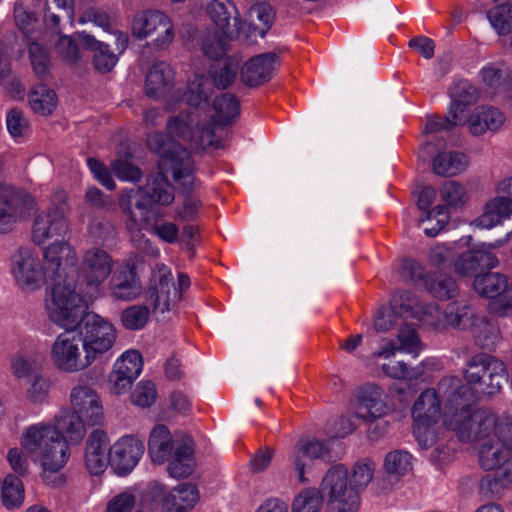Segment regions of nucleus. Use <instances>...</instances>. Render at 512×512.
I'll use <instances>...</instances> for the list:
<instances>
[{
	"instance_id": "1",
	"label": "nucleus",
	"mask_w": 512,
	"mask_h": 512,
	"mask_svg": "<svg viewBox=\"0 0 512 512\" xmlns=\"http://www.w3.org/2000/svg\"><path fill=\"white\" fill-rule=\"evenodd\" d=\"M147 145L160 156L159 172L151 177L146 189H131L122 196L120 206L128 218L129 230L152 220L156 214L153 203L168 205L174 200L173 188L167 179L169 173L183 193H190L195 183V165L188 152L160 132L149 135Z\"/></svg>"
},
{
	"instance_id": "2",
	"label": "nucleus",
	"mask_w": 512,
	"mask_h": 512,
	"mask_svg": "<svg viewBox=\"0 0 512 512\" xmlns=\"http://www.w3.org/2000/svg\"><path fill=\"white\" fill-rule=\"evenodd\" d=\"M49 319L59 327L74 330L83 337L84 354L91 363L101 359L115 344L117 332L114 325L94 312H86V305L79 293L69 285H56L46 301Z\"/></svg>"
},
{
	"instance_id": "3",
	"label": "nucleus",
	"mask_w": 512,
	"mask_h": 512,
	"mask_svg": "<svg viewBox=\"0 0 512 512\" xmlns=\"http://www.w3.org/2000/svg\"><path fill=\"white\" fill-rule=\"evenodd\" d=\"M85 419L72 410H63L55 418V425L37 423L29 426L21 437V446L31 460L42 469L43 479L59 472L70 457L68 442L80 443L85 434Z\"/></svg>"
},
{
	"instance_id": "4",
	"label": "nucleus",
	"mask_w": 512,
	"mask_h": 512,
	"mask_svg": "<svg viewBox=\"0 0 512 512\" xmlns=\"http://www.w3.org/2000/svg\"><path fill=\"white\" fill-rule=\"evenodd\" d=\"M210 90L211 81L204 75H195L193 79L189 80L187 91L183 97L181 99L175 98L177 101L188 105L189 108L182 110L177 115L170 116L166 122L167 134L161 133L186 152V148L176 142V139L196 150L218 147L214 140V125L207 123L200 126L199 114L197 113L201 104H207Z\"/></svg>"
},
{
	"instance_id": "5",
	"label": "nucleus",
	"mask_w": 512,
	"mask_h": 512,
	"mask_svg": "<svg viewBox=\"0 0 512 512\" xmlns=\"http://www.w3.org/2000/svg\"><path fill=\"white\" fill-rule=\"evenodd\" d=\"M506 365L487 353L472 356L467 362L464 378L470 387L462 384L456 376L443 377L438 383L440 392L447 394L451 402L466 397L472 388L478 397H492L498 394L508 381Z\"/></svg>"
},
{
	"instance_id": "6",
	"label": "nucleus",
	"mask_w": 512,
	"mask_h": 512,
	"mask_svg": "<svg viewBox=\"0 0 512 512\" xmlns=\"http://www.w3.org/2000/svg\"><path fill=\"white\" fill-rule=\"evenodd\" d=\"M193 441L186 437L182 442L175 441L169 429L156 425L150 432L148 454L155 464L169 461L167 472L176 479L186 478L192 474L195 467L193 457Z\"/></svg>"
},
{
	"instance_id": "7",
	"label": "nucleus",
	"mask_w": 512,
	"mask_h": 512,
	"mask_svg": "<svg viewBox=\"0 0 512 512\" xmlns=\"http://www.w3.org/2000/svg\"><path fill=\"white\" fill-rule=\"evenodd\" d=\"M449 426L456 432L462 442L480 441L481 443L499 439H512V425L499 420L494 413L487 409L468 411L462 409L457 413Z\"/></svg>"
},
{
	"instance_id": "8",
	"label": "nucleus",
	"mask_w": 512,
	"mask_h": 512,
	"mask_svg": "<svg viewBox=\"0 0 512 512\" xmlns=\"http://www.w3.org/2000/svg\"><path fill=\"white\" fill-rule=\"evenodd\" d=\"M320 492L326 502V512H357L360 496L349 481L347 468L334 465L324 475Z\"/></svg>"
},
{
	"instance_id": "9",
	"label": "nucleus",
	"mask_w": 512,
	"mask_h": 512,
	"mask_svg": "<svg viewBox=\"0 0 512 512\" xmlns=\"http://www.w3.org/2000/svg\"><path fill=\"white\" fill-rule=\"evenodd\" d=\"M67 195L63 190L53 194L49 208L36 216L33 222L32 239L42 245L53 237H63L68 231Z\"/></svg>"
},
{
	"instance_id": "10",
	"label": "nucleus",
	"mask_w": 512,
	"mask_h": 512,
	"mask_svg": "<svg viewBox=\"0 0 512 512\" xmlns=\"http://www.w3.org/2000/svg\"><path fill=\"white\" fill-rule=\"evenodd\" d=\"M83 337L70 330L60 333L50 348V359L54 366L65 373H77L92 365L84 354Z\"/></svg>"
},
{
	"instance_id": "11",
	"label": "nucleus",
	"mask_w": 512,
	"mask_h": 512,
	"mask_svg": "<svg viewBox=\"0 0 512 512\" xmlns=\"http://www.w3.org/2000/svg\"><path fill=\"white\" fill-rule=\"evenodd\" d=\"M11 273L17 286L26 292L40 289L49 280L38 254L26 247L12 255Z\"/></svg>"
},
{
	"instance_id": "12",
	"label": "nucleus",
	"mask_w": 512,
	"mask_h": 512,
	"mask_svg": "<svg viewBox=\"0 0 512 512\" xmlns=\"http://www.w3.org/2000/svg\"><path fill=\"white\" fill-rule=\"evenodd\" d=\"M474 290L481 296L491 298L489 309L498 316L512 314V282L498 272L476 275L473 280Z\"/></svg>"
},
{
	"instance_id": "13",
	"label": "nucleus",
	"mask_w": 512,
	"mask_h": 512,
	"mask_svg": "<svg viewBox=\"0 0 512 512\" xmlns=\"http://www.w3.org/2000/svg\"><path fill=\"white\" fill-rule=\"evenodd\" d=\"M132 33L138 39L152 37L150 45L157 49L169 46L175 35L171 19L158 10H147L135 15Z\"/></svg>"
},
{
	"instance_id": "14",
	"label": "nucleus",
	"mask_w": 512,
	"mask_h": 512,
	"mask_svg": "<svg viewBox=\"0 0 512 512\" xmlns=\"http://www.w3.org/2000/svg\"><path fill=\"white\" fill-rule=\"evenodd\" d=\"M44 269L50 281L53 282L50 293L51 297L56 285L70 286L75 291V285L72 280L66 279V270L69 266H74L77 261V254L74 248L66 241H55L48 245L43 252Z\"/></svg>"
},
{
	"instance_id": "15",
	"label": "nucleus",
	"mask_w": 512,
	"mask_h": 512,
	"mask_svg": "<svg viewBox=\"0 0 512 512\" xmlns=\"http://www.w3.org/2000/svg\"><path fill=\"white\" fill-rule=\"evenodd\" d=\"M147 301L155 312L165 313L172 310L181 299L171 270L164 264L153 270L150 286L146 292Z\"/></svg>"
},
{
	"instance_id": "16",
	"label": "nucleus",
	"mask_w": 512,
	"mask_h": 512,
	"mask_svg": "<svg viewBox=\"0 0 512 512\" xmlns=\"http://www.w3.org/2000/svg\"><path fill=\"white\" fill-rule=\"evenodd\" d=\"M510 233L502 239H498L492 243H482L474 249L461 253L454 260V270L457 274L465 277H474L479 275V271L483 269H493L498 266L499 260L492 249L500 248L508 243Z\"/></svg>"
},
{
	"instance_id": "17",
	"label": "nucleus",
	"mask_w": 512,
	"mask_h": 512,
	"mask_svg": "<svg viewBox=\"0 0 512 512\" xmlns=\"http://www.w3.org/2000/svg\"><path fill=\"white\" fill-rule=\"evenodd\" d=\"M33 206L34 200L28 193L0 183V233L10 232Z\"/></svg>"
},
{
	"instance_id": "18",
	"label": "nucleus",
	"mask_w": 512,
	"mask_h": 512,
	"mask_svg": "<svg viewBox=\"0 0 512 512\" xmlns=\"http://www.w3.org/2000/svg\"><path fill=\"white\" fill-rule=\"evenodd\" d=\"M495 192L496 196L485 203L482 214L473 220L474 226L490 229L512 216V175L499 180Z\"/></svg>"
},
{
	"instance_id": "19",
	"label": "nucleus",
	"mask_w": 512,
	"mask_h": 512,
	"mask_svg": "<svg viewBox=\"0 0 512 512\" xmlns=\"http://www.w3.org/2000/svg\"><path fill=\"white\" fill-rule=\"evenodd\" d=\"M356 399L354 418L361 419L367 424L374 423L393 410L388 394L376 384L361 387Z\"/></svg>"
},
{
	"instance_id": "20",
	"label": "nucleus",
	"mask_w": 512,
	"mask_h": 512,
	"mask_svg": "<svg viewBox=\"0 0 512 512\" xmlns=\"http://www.w3.org/2000/svg\"><path fill=\"white\" fill-rule=\"evenodd\" d=\"M113 267V258L106 250L91 247L81 255L79 276L87 287L99 289L111 275Z\"/></svg>"
},
{
	"instance_id": "21",
	"label": "nucleus",
	"mask_w": 512,
	"mask_h": 512,
	"mask_svg": "<svg viewBox=\"0 0 512 512\" xmlns=\"http://www.w3.org/2000/svg\"><path fill=\"white\" fill-rule=\"evenodd\" d=\"M108 293L114 300L129 302L137 299L142 292L141 279L134 265L123 264L111 273Z\"/></svg>"
},
{
	"instance_id": "22",
	"label": "nucleus",
	"mask_w": 512,
	"mask_h": 512,
	"mask_svg": "<svg viewBox=\"0 0 512 512\" xmlns=\"http://www.w3.org/2000/svg\"><path fill=\"white\" fill-rule=\"evenodd\" d=\"M144 453V444L134 436H124L109 449L110 464L120 476L129 474Z\"/></svg>"
},
{
	"instance_id": "23",
	"label": "nucleus",
	"mask_w": 512,
	"mask_h": 512,
	"mask_svg": "<svg viewBox=\"0 0 512 512\" xmlns=\"http://www.w3.org/2000/svg\"><path fill=\"white\" fill-rule=\"evenodd\" d=\"M72 411L84 417L86 424L98 425L103 419V406L98 393L89 385L79 383L70 392Z\"/></svg>"
},
{
	"instance_id": "24",
	"label": "nucleus",
	"mask_w": 512,
	"mask_h": 512,
	"mask_svg": "<svg viewBox=\"0 0 512 512\" xmlns=\"http://www.w3.org/2000/svg\"><path fill=\"white\" fill-rule=\"evenodd\" d=\"M400 311L406 317L417 319L435 330H444V311H441L438 305L433 302L422 303L411 292L404 291L400 293Z\"/></svg>"
},
{
	"instance_id": "25",
	"label": "nucleus",
	"mask_w": 512,
	"mask_h": 512,
	"mask_svg": "<svg viewBox=\"0 0 512 512\" xmlns=\"http://www.w3.org/2000/svg\"><path fill=\"white\" fill-rule=\"evenodd\" d=\"M397 341L398 344L392 339L383 338L381 348L373 353V357L387 359L393 357L397 351L417 357L423 347L415 328L405 321L398 328Z\"/></svg>"
},
{
	"instance_id": "26",
	"label": "nucleus",
	"mask_w": 512,
	"mask_h": 512,
	"mask_svg": "<svg viewBox=\"0 0 512 512\" xmlns=\"http://www.w3.org/2000/svg\"><path fill=\"white\" fill-rule=\"evenodd\" d=\"M207 12L217 30L228 37H238L241 28L239 12L232 0H211Z\"/></svg>"
},
{
	"instance_id": "27",
	"label": "nucleus",
	"mask_w": 512,
	"mask_h": 512,
	"mask_svg": "<svg viewBox=\"0 0 512 512\" xmlns=\"http://www.w3.org/2000/svg\"><path fill=\"white\" fill-rule=\"evenodd\" d=\"M109 463L107 435L103 430L95 429L87 440L85 465L91 474L99 475L105 471Z\"/></svg>"
},
{
	"instance_id": "28",
	"label": "nucleus",
	"mask_w": 512,
	"mask_h": 512,
	"mask_svg": "<svg viewBox=\"0 0 512 512\" xmlns=\"http://www.w3.org/2000/svg\"><path fill=\"white\" fill-rule=\"evenodd\" d=\"M277 55L264 53L252 57L241 69L242 81L251 87L258 86L268 81L276 66Z\"/></svg>"
},
{
	"instance_id": "29",
	"label": "nucleus",
	"mask_w": 512,
	"mask_h": 512,
	"mask_svg": "<svg viewBox=\"0 0 512 512\" xmlns=\"http://www.w3.org/2000/svg\"><path fill=\"white\" fill-rule=\"evenodd\" d=\"M383 468L385 476L380 485L383 490H389L412 470V455L404 450L391 451L384 458Z\"/></svg>"
},
{
	"instance_id": "30",
	"label": "nucleus",
	"mask_w": 512,
	"mask_h": 512,
	"mask_svg": "<svg viewBox=\"0 0 512 512\" xmlns=\"http://www.w3.org/2000/svg\"><path fill=\"white\" fill-rule=\"evenodd\" d=\"M504 120L505 117L499 109L482 106L476 108L467 119L464 114L462 125H466L472 135L480 136L486 131L497 130Z\"/></svg>"
},
{
	"instance_id": "31",
	"label": "nucleus",
	"mask_w": 512,
	"mask_h": 512,
	"mask_svg": "<svg viewBox=\"0 0 512 512\" xmlns=\"http://www.w3.org/2000/svg\"><path fill=\"white\" fill-rule=\"evenodd\" d=\"M511 440L494 437L492 440L481 443L478 450L481 468L485 471L496 470L507 457L512 455V444L509 443Z\"/></svg>"
},
{
	"instance_id": "32",
	"label": "nucleus",
	"mask_w": 512,
	"mask_h": 512,
	"mask_svg": "<svg viewBox=\"0 0 512 512\" xmlns=\"http://www.w3.org/2000/svg\"><path fill=\"white\" fill-rule=\"evenodd\" d=\"M174 81V72L170 65L164 61L155 62L146 75L145 91L147 96L159 99L171 89Z\"/></svg>"
},
{
	"instance_id": "33",
	"label": "nucleus",
	"mask_w": 512,
	"mask_h": 512,
	"mask_svg": "<svg viewBox=\"0 0 512 512\" xmlns=\"http://www.w3.org/2000/svg\"><path fill=\"white\" fill-rule=\"evenodd\" d=\"M81 45L93 52V64L101 73H107L113 69L118 61L115 53L111 52L108 44L98 41L94 36L80 32L78 34Z\"/></svg>"
},
{
	"instance_id": "34",
	"label": "nucleus",
	"mask_w": 512,
	"mask_h": 512,
	"mask_svg": "<svg viewBox=\"0 0 512 512\" xmlns=\"http://www.w3.org/2000/svg\"><path fill=\"white\" fill-rule=\"evenodd\" d=\"M441 414V402L435 389L421 392L412 407L414 423L437 422Z\"/></svg>"
},
{
	"instance_id": "35",
	"label": "nucleus",
	"mask_w": 512,
	"mask_h": 512,
	"mask_svg": "<svg viewBox=\"0 0 512 512\" xmlns=\"http://www.w3.org/2000/svg\"><path fill=\"white\" fill-rule=\"evenodd\" d=\"M236 37H228L216 28H206L199 36V47L203 55L212 60L222 58L229 49V43Z\"/></svg>"
},
{
	"instance_id": "36",
	"label": "nucleus",
	"mask_w": 512,
	"mask_h": 512,
	"mask_svg": "<svg viewBox=\"0 0 512 512\" xmlns=\"http://www.w3.org/2000/svg\"><path fill=\"white\" fill-rule=\"evenodd\" d=\"M198 500V490L195 485L183 483L175 487L163 500V512H186Z\"/></svg>"
},
{
	"instance_id": "37",
	"label": "nucleus",
	"mask_w": 512,
	"mask_h": 512,
	"mask_svg": "<svg viewBox=\"0 0 512 512\" xmlns=\"http://www.w3.org/2000/svg\"><path fill=\"white\" fill-rule=\"evenodd\" d=\"M468 163V157L461 152H442L433 159V172L441 177L456 176L466 170Z\"/></svg>"
},
{
	"instance_id": "38",
	"label": "nucleus",
	"mask_w": 512,
	"mask_h": 512,
	"mask_svg": "<svg viewBox=\"0 0 512 512\" xmlns=\"http://www.w3.org/2000/svg\"><path fill=\"white\" fill-rule=\"evenodd\" d=\"M476 319L473 308L464 302L449 303L444 310V330L448 327L458 330L471 328Z\"/></svg>"
},
{
	"instance_id": "39",
	"label": "nucleus",
	"mask_w": 512,
	"mask_h": 512,
	"mask_svg": "<svg viewBox=\"0 0 512 512\" xmlns=\"http://www.w3.org/2000/svg\"><path fill=\"white\" fill-rule=\"evenodd\" d=\"M400 311V293L395 295L390 306H381L374 317V329L376 332L385 333L394 327H400L407 319Z\"/></svg>"
},
{
	"instance_id": "40",
	"label": "nucleus",
	"mask_w": 512,
	"mask_h": 512,
	"mask_svg": "<svg viewBox=\"0 0 512 512\" xmlns=\"http://www.w3.org/2000/svg\"><path fill=\"white\" fill-rule=\"evenodd\" d=\"M497 5L487 11V18L499 35L512 32V4L508 0H492Z\"/></svg>"
},
{
	"instance_id": "41",
	"label": "nucleus",
	"mask_w": 512,
	"mask_h": 512,
	"mask_svg": "<svg viewBox=\"0 0 512 512\" xmlns=\"http://www.w3.org/2000/svg\"><path fill=\"white\" fill-rule=\"evenodd\" d=\"M425 290L439 299H452L458 294V286L455 279L447 274L434 273L429 276Z\"/></svg>"
},
{
	"instance_id": "42",
	"label": "nucleus",
	"mask_w": 512,
	"mask_h": 512,
	"mask_svg": "<svg viewBox=\"0 0 512 512\" xmlns=\"http://www.w3.org/2000/svg\"><path fill=\"white\" fill-rule=\"evenodd\" d=\"M74 13V0H50L45 4V25L58 32L60 20L63 17L71 19Z\"/></svg>"
},
{
	"instance_id": "43",
	"label": "nucleus",
	"mask_w": 512,
	"mask_h": 512,
	"mask_svg": "<svg viewBox=\"0 0 512 512\" xmlns=\"http://www.w3.org/2000/svg\"><path fill=\"white\" fill-rule=\"evenodd\" d=\"M29 104L35 113L49 115L56 108V94L44 84L35 85L29 94Z\"/></svg>"
},
{
	"instance_id": "44",
	"label": "nucleus",
	"mask_w": 512,
	"mask_h": 512,
	"mask_svg": "<svg viewBox=\"0 0 512 512\" xmlns=\"http://www.w3.org/2000/svg\"><path fill=\"white\" fill-rule=\"evenodd\" d=\"M453 98L450 109L452 113L459 116L465 114L466 107L475 103L478 99V92L476 87L465 80L457 82L451 92Z\"/></svg>"
},
{
	"instance_id": "45",
	"label": "nucleus",
	"mask_w": 512,
	"mask_h": 512,
	"mask_svg": "<svg viewBox=\"0 0 512 512\" xmlns=\"http://www.w3.org/2000/svg\"><path fill=\"white\" fill-rule=\"evenodd\" d=\"M471 329L476 344L482 348L491 349L499 340L500 332L497 325L485 317H476Z\"/></svg>"
},
{
	"instance_id": "46",
	"label": "nucleus",
	"mask_w": 512,
	"mask_h": 512,
	"mask_svg": "<svg viewBox=\"0 0 512 512\" xmlns=\"http://www.w3.org/2000/svg\"><path fill=\"white\" fill-rule=\"evenodd\" d=\"M215 110L214 122L219 125H228L239 115V101L230 93H223L213 103Z\"/></svg>"
},
{
	"instance_id": "47",
	"label": "nucleus",
	"mask_w": 512,
	"mask_h": 512,
	"mask_svg": "<svg viewBox=\"0 0 512 512\" xmlns=\"http://www.w3.org/2000/svg\"><path fill=\"white\" fill-rule=\"evenodd\" d=\"M480 73L483 82L494 94L499 95L503 93L511 75V71L507 67L499 64H489Z\"/></svg>"
},
{
	"instance_id": "48",
	"label": "nucleus",
	"mask_w": 512,
	"mask_h": 512,
	"mask_svg": "<svg viewBox=\"0 0 512 512\" xmlns=\"http://www.w3.org/2000/svg\"><path fill=\"white\" fill-rule=\"evenodd\" d=\"M511 489L495 472L493 474H486L480 479L478 494L482 500H497Z\"/></svg>"
},
{
	"instance_id": "49",
	"label": "nucleus",
	"mask_w": 512,
	"mask_h": 512,
	"mask_svg": "<svg viewBox=\"0 0 512 512\" xmlns=\"http://www.w3.org/2000/svg\"><path fill=\"white\" fill-rule=\"evenodd\" d=\"M441 199L450 208H461L469 201V194L463 184L455 180L445 181L440 188Z\"/></svg>"
},
{
	"instance_id": "50",
	"label": "nucleus",
	"mask_w": 512,
	"mask_h": 512,
	"mask_svg": "<svg viewBox=\"0 0 512 512\" xmlns=\"http://www.w3.org/2000/svg\"><path fill=\"white\" fill-rule=\"evenodd\" d=\"M323 501L320 489L306 488L295 496L292 512H320Z\"/></svg>"
},
{
	"instance_id": "51",
	"label": "nucleus",
	"mask_w": 512,
	"mask_h": 512,
	"mask_svg": "<svg viewBox=\"0 0 512 512\" xmlns=\"http://www.w3.org/2000/svg\"><path fill=\"white\" fill-rule=\"evenodd\" d=\"M401 279L408 284L425 286L430 274L425 267L415 259L404 258L399 269Z\"/></svg>"
},
{
	"instance_id": "52",
	"label": "nucleus",
	"mask_w": 512,
	"mask_h": 512,
	"mask_svg": "<svg viewBox=\"0 0 512 512\" xmlns=\"http://www.w3.org/2000/svg\"><path fill=\"white\" fill-rule=\"evenodd\" d=\"M142 510L138 494L127 489L113 496L106 505V512H136Z\"/></svg>"
},
{
	"instance_id": "53",
	"label": "nucleus",
	"mask_w": 512,
	"mask_h": 512,
	"mask_svg": "<svg viewBox=\"0 0 512 512\" xmlns=\"http://www.w3.org/2000/svg\"><path fill=\"white\" fill-rule=\"evenodd\" d=\"M24 500L22 481L15 475H7L2 486V502L7 508L19 507Z\"/></svg>"
},
{
	"instance_id": "54",
	"label": "nucleus",
	"mask_w": 512,
	"mask_h": 512,
	"mask_svg": "<svg viewBox=\"0 0 512 512\" xmlns=\"http://www.w3.org/2000/svg\"><path fill=\"white\" fill-rule=\"evenodd\" d=\"M150 310L146 305H132L121 312L120 320L128 330H140L147 324Z\"/></svg>"
},
{
	"instance_id": "55",
	"label": "nucleus",
	"mask_w": 512,
	"mask_h": 512,
	"mask_svg": "<svg viewBox=\"0 0 512 512\" xmlns=\"http://www.w3.org/2000/svg\"><path fill=\"white\" fill-rule=\"evenodd\" d=\"M29 57L34 73L45 79L51 68V60L48 50L37 42H32L28 48Z\"/></svg>"
},
{
	"instance_id": "56",
	"label": "nucleus",
	"mask_w": 512,
	"mask_h": 512,
	"mask_svg": "<svg viewBox=\"0 0 512 512\" xmlns=\"http://www.w3.org/2000/svg\"><path fill=\"white\" fill-rule=\"evenodd\" d=\"M375 470V464L372 461L357 462L349 474V481L352 488L360 496V492L364 490L371 482Z\"/></svg>"
},
{
	"instance_id": "57",
	"label": "nucleus",
	"mask_w": 512,
	"mask_h": 512,
	"mask_svg": "<svg viewBox=\"0 0 512 512\" xmlns=\"http://www.w3.org/2000/svg\"><path fill=\"white\" fill-rule=\"evenodd\" d=\"M114 368L134 381L142 371V357L138 351H127L116 361Z\"/></svg>"
},
{
	"instance_id": "58",
	"label": "nucleus",
	"mask_w": 512,
	"mask_h": 512,
	"mask_svg": "<svg viewBox=\"0 0 512 512\" xmlns=\"http://www.w3.org/2000/svg\"><path fill=\"white\" fill-rule=\"evenodd\" d=\"M10 368L14 377L27 381L40 372L35 360L23 354H16L11 357Z\"/></svg>"
},
{
	"instance_id": "59",
	"label": "nucleus",
	"mask_w": 512,
	"mask_h": 512,
	"mask_svg": "<svg viewBox=\"0 0 512 512\" xmlns=\"http://www.w3.org/2000/svg\"><path fill=\"white\" fill-rule=\"evenodd\" d=\"M462 121L463 117L452 113V110L449 108L446 117L429 116L422 133L433 134L439 131H449L455 126L462 125Z\"/></svg>"
},
{
	"instance_id": "60",
	"label": "nucleus",
	"mask_w": 512,
	"mask_h": 512,
	"mask_svg": "<svg viewBox=\"0 0 512 512\" xmlns=\"http://www.w3.org/2000/svg\"><path fill=\"white\" fill-rule=\"evenodd\" d=\"M381 369L388 377L409 381L419 378L423 372L420 367H410L403 361L384 363Z\"/></svg>"
},
{
	"instance_id": "61",
	"label": "nucleus",
	"mask_w": 512,
	"mask_h": 512,
	"mask_svg": "<svg viewBox=\"0 0 512 512\" xmlns=\"http://www.w3.org/2000/svg\"><path fill=\"white\" fill-rule=\"evenodd\" d=\"M238 69L239 61L231 57L227 58L222 67L213 71L212 79L214 84L218 88L225 89L234 82Z\"/></svg>"
},
{
	"instance_id": "62",
	"label": "nucleus",
	"mask_w": 512,
	"mask_h": 512,
	"mask_svg": "<svg viewBox=\"0 0 512 512\" xmlns=\"http://www.w3.org/2000/svg\"><path fill=\"white\" fill-rule=\"evenodd\" d=\"M157 398L156 386L151 381H141L131 394L132 402L142 408L150 407Z\"/></svg>"
},
{
	"instance_id": "63",
	"label": "nucleus",
	"mask_w": 512,
	"mask_h": 512,
	"mask_svg": "<svg viewBox=\"0 0 512 512\" xmlns=\"http://www.w3.org/2000/svg\"><path fill=\"white\" fill-rule=\"evenodd\" d=\"M301 453H305L309 461H314L315 459L323 457L327 453V449L319 440L300 439L295 444V461L297 465L300 463L298 455H301Z\"/></svg>"
},
{
	"instance_id": "64",
	"label": "nucleus",
	"mask_w": 512,
	"mask_h": 512,
	"mask_svg": "<svg viewBox=\"0 0 512 512\" xmlns=\"http://www.w3.org/2000/svg\"><path fill=\"white\" fill-rule=\"evenodd\" d=\"M89 234L98 241L106 242L115 238L116 229L107 218L95 217L89 225Z\"/></svg>"
}]
</instances>
